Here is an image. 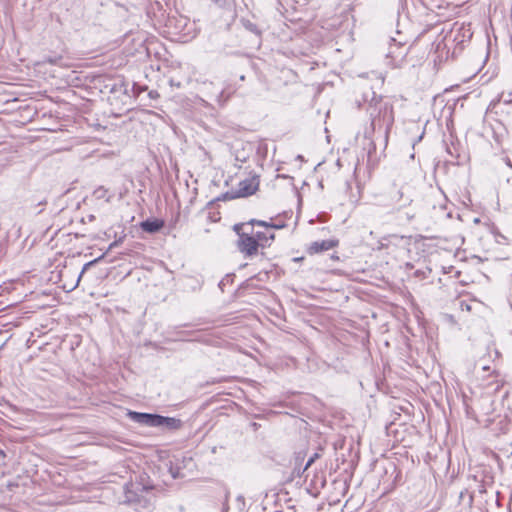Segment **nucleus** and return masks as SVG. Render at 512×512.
Segmentation results:
<instances>
[{
  "instance_id": "nucleus-1",
  "label": "nucleus",
  "mask_w": 512,
  "mask_h": 512,
  "mask_svg": "<svg viewBox=\"0 0 512 512\" xmlns=\"http://www.w3.org/2000/svg\"><path fill=\"white\" fill-rule=\"evenodd\" d=\"M367 111L370 116L371 124L370 130L365 131V138L369 139V150L368 155L370 156L375 151V144L371 138V134L376 130L383 131L385 138H388V133L394 123V111L393 105L384 101L382 97H376L374 94L371 102L368 105Z\"/></svg>"
},
{
  "instance_id": "nucleus-2",
  "label": "nucleus",
  "mask_w": 512,
  "mask_h": 512,
  "mask_svg": "<svg viewBox=\"0 0 512 512\" xmlns=\"http://www.w3.org/2000/svg\"><path fill=\"white\" fill-rule=\"evenodd\" d=\"M127 417L142 426L162 428L164 431L179 430L183 422L179 418L162 416L155 413L127 411Z\"/></svg>"
},
{
  "instance_id": "nucleus-3",
  "label": "nucleus",
  "mask_w": 512,
  "mask_h": 512,
  "mask_svg": "<svg viewBox=\"0 0 512 512\" xmlns=\"http://www.w3.org/2000/svg\"><path fill=\"white\" fill-rule=\"evenodd\" d=\"M244 224H236L234 225V231L238 235L237 247L239 251L245 256H253L257 254L260 243L255 239L254 236H251L248 232H241Z\"/></svg>"
},
{
  "instance_id": "nucleus-4",
  "label": "nucleus",
  "mask_w": 512,
  "mask_h": 512,
  "mask_svg": "<svg viewBox=\"0 0 512 512\" xmlns=\"http://www.w3.org/2000/svg\"><path fill=\"white\" fill-rule=\"evenodd\" d=\"M488 111L496 114L501 123H512V105L502 104L501 99L493 100L488 106Z\"/></svg>"
},
{
  "instance_id": "nucleus-5",
  "label": "nucleus",
  "mask_w": 512,
  "mask_h": 512,
  "mask_svg": "<svg viewBox=\"0 0 512 512\" xmlns=\"http://www.w3.org/2000/svg\"><path fill=\"white\" fill-rule=\"evenodd\" d=\"M259 186V179L257 176H253L250 178H246L239 182V189L236 195L229 196V199H233L235 197H247L253 195ZM224 198H228V193L225 194Z\"/></svg>"
},
{
  "instance_id": "nucleus-6",
  "label": "nucleus",
  "mask_w": 512,
  "mask_h": 512,
  "mask_svg": "<svg viewBox=\"0 0 512 512\" xmlns=\"http://www.w3.org/2000/svg\"><path fill=\"white\" fill-rule=\"evenodd\" d=\"M339 245V240L337 238H330L326 240H318L309 244L307 247V252L310 255L318 254L324 251H328L333 249Z\"/></svg>"
},
{
  "instance_id": "nucleus-7",
  "label": "nucleus",
  "mask_w": 512,
  "mask_h": 512,
  "mask_svg": "<svg viewBox=\"0 0 512 512\" xmlns=\"http://www.w3.org/2000/svg\"><path fill=\"white\" fill-rule=\"evenodd\" d=\"M164 221L158 218H148L140 223V227L147 233H156L164 227Z\"/></svg>"
},
{
  "instance_id": "nucleus-8",
  "label": "nucleus",
  "mask_w": 512,
  "mask_h": 512,
  "mask_svg": "<svg viewBox=\"0 0 512 512\" xmlns=\"http://www.w3.org/2000/svg\"><path fill=\"white\" fill-rule=\"evenodd\" d=\"M138 485L132 482L126 483L123 487L124 490V500L123 502L126 504L136 503L139 501V496L137 494Z\"/></svg>"
},
{
  "instance_id": "nucleus-9",
  "label": "nucleus",
  "mask_w": 512,
  "mask_h": 512,
  "mask_svg": "<svg viewBox=\"0 0 512 512\" xmlns=\"http://www.w3.org/2000/svg\"><path fill=\"white\" fill-rule=\"evenodd\" d=\"M105 255H106V253H103V254H102V255H100L99 257H97V258H95V259H93V260H91V261H89V262L85 263V264H84V266H83V268H82V270H81V271H80V273L78 274V277H77V280H76L75 285H74V286H72V287L70 288V290H73L74 288H76V287H77V285L79 284L80 279H81V277L83 276V274H84V273H85V272H86L90 267L94 266L96 263H98V262H100L102 259H104Z\"/></svg>"
},
{
  "instance_id": "nucleus-10",
  "label": "nucleus",
  "mask_w": 512,
  "mask_h": 512,
  "mask_svg": "<svg viewBox=\"0 0 512 512\" xmlns=\"http://www.w3.org/2000/svg\"><path fill=\"white\" fill-rule=\"evenodd\" d=\"M250 224L251 225L256 224V225H259L262 227L272 228V229H283L284 227H286V224L284 222L274 223V222H267V221L255 220V219L251 220Z\"/></svg>"
},
{
  "instance_id": "nucleus-11",
  "label": "nucleus",
  "mask_w": 512,
  "mask_h": 512,
  "mask_svg": "<svg viewBox=\"0 0 512 512\" xmlns=\"http://www.w3.org/2000/svg\"><path fill=\"white\" fill-rule=\"evenodd\" d=\"M274 234L273 233H266V232H257L255 235V239L258 240V243H260V246L265 247L267 245H270V242L274 240Z\"/></svg>"
},
{
  "instance_id": "nucleus-12",
  "label": "nucleus",
  "mask_w": 512,
  "mask_h": 512,
  "mask_svg": "<svg viewBox=\"0 0 512 512\" xmlns=\"http://www.w3.org/2000/svg\"><path fill=\"white\" fill-rule=\"evenodd\" d=\"M241 23L246 30H248L256 35L260 34V30L258 29L257 25L255 23L251 22L250 20L242 19Z\"/></svg>"
},
{
  "instance_id": "nucleus-13",
  "label": "nucleus",
  "mask_w": 512,
  "mask_h": 512,
  "mask_svg": "<svg viewBox=\"0 0 512 512\" xmlns=\"http://www.w3.org/2000/svg\"><path fill=\"white\" fill-rule=\"evenodd\" d=\"M236 508L239 512H245L246 511V500H245V497L243 495H238L236 497Z\"/></svg>"
},
{
  "instance_id": "nucleus-14",
  "label": "nucleus",
  "mask_w": 512,
  "mask_h": 512,
  "mask_svg": "<svg viewBox=\"0 0 512 512\" xmlns=\"http://www.w3.org/2000/svg\"><path fill=\"white\" fill-rule=\"evenodd\" d=\"M510 424V421L507 419V417L500 418L498 421V425L500 426L499 430L501 433H506L508 431V426Z\"/></svg>"
},
{
  "instance_id": "nucleus-15",
  "label": "nucleus",
  "mask_w": 512,
  "mask_h": 512,
  "mask_svg": "<svg viewBox=\"0 0 512 512\" xmlns=\"http://www.w3.org/2000/svg\"><path fill=\"white\" fill-rule=\"evenodd\" d=\"M497 99H501L502 104L512 105V92L505 95L502 93Z\"/></svg>"
},
{
  "instance_id": "nucleus-16",
  "label": "nucleus",
  "mask_w": 512,
  "mask_h": 512,
  "mask_svg": "<svg viewBox=\"0 0 512 512\" xmlns=\"http://www.w3.org/2000/svg\"><path fill=\"white\" fill-rule=\"evenodd\" d=\"M318 457H319V454H318V453H314V454H313V455L308 459V461H307V463H306L305 467H304V468H303V470H302V473H304V472H305V470H307V469H308V467H310Z\"/></svg>"
},
{
  "instance_id": "nucleus-17",
  "label": "nucleus",
  "mask_w": 512,
  "mask_h": 512,
  "mask_svg": "<svg viewBox=\"0 0 512 512\" xmlns=\"http://www.w3.org/2000/svg\"><path fill=\"white\" fill-rule=\"evenodd\" d=\"M61 59H62L61 56H55V57H48L45 61L50 64H58Z\"/></svg>"
},
{
  "instance_id": "nucleus-18",
  "label": "nucleus",
  "mask_w": 512,
  "mask_h": 512,
  "mask_svg": "<svg viewBox=\"0 0 512 512\" xmlns=\"http://www.w3.org/2000/svg\"><path fill=\"white\" fill-rule=\"evenodd\" d=\"M223 97H224V91H223V90H221V91L219 92V94H217V95H216L215 100H216L219 104H222V103H224V102L226 101V99H223Z\"/></svg>"
},
{
  "instance_id": "nucleus-19",
  "label": "nucleus",
  "mask_w": 512,
  "mask_h": 512,
  "mask_svg": "<svg viewBox=\"0 0 512 512\" xmlns=\"http://www.w3.org/2000/svg\"><path fill=\"white\" fill-rule=\"evenodd\" d=\"M228 496H229V492H226V495H225V502L223 504V508H222V511L223 512H227L229 510V505H228Z\"/></svg>"
},
{
  "instance_id": "nucleus-20",
  "label": "nucleus",
  "mask_w": 512,
  "mask_h": 512,
  "mask_svg": "<svg viewBox=\"0 0 512 512\" xmlns=\"http://www.w3.org/2000/svg\"><path fill=\"white\" fill-rule=\"evenodd\" d=\"M120 240H115L114 242H112L109 247H108V251L112 250L114 247L118 246Z\"/></svg>"
},
{
  "instance_id": "nucleus-21",
  "label": "nucleus",
  "mask_w": 512,
  "mask_h": 512,
  "mask_svg": "<svg viewBox=\"0 0 512 512\" xmlns=\"http://www.w3.org/2000/svg\"><path fill=\"white\" fill-rule=\"evenodd\" d=\"M133 88L137 89L136 90L137 95H139L142 91H144L143 87L137 86L136 84L133 85Z\"/></svg>"
},
{
  "instance_id": "nucleus-22",
  "label": "nucleus",
  "mask_w": 512,
  "mask_h": 512,
  "mask_svg": "<svg viewBox=\"0 0 512 512\" xmlns=\"http://www.w3.org/2000/svg\"><path fill=\"white\" fill-rule=\"evenodd\" d=\"M47 204V200L46 199H42L40 200L36 205H35V208L38 207V206H44Z\"/></svg>"
},
{
  "instance_id": "nucleus-23",
  "label": "nucleus",
  "mask_w": 512,
  "mask_h": 512,
  "mask_svg": "<svg viewBox=\"0 0 512 512\" xmlns=\"http://www.w3.org/2000/svg\"><path fill=\"white\" fill-rule=\"evenodd\" d=\"M423 135H424V131L418 136L417 140H415L413 142V147L415 146L416 143L420 142L423 138Z\"/></svg>"
},
{
  "instance_id": "nucleus-24",
  "label": "nucleus",
  "mask_w": 512,
  "mask_h": 512,
  "mask_svg": "<svg viewBox=\"0 0 512 512\" xmlns=\"http://www.w3.org/2000/svg\"><path fill=\"white\" fill-rule=\"evenodd\" d=\"M330 258L334 261H339V256L336 253L331 254Z\"/></svg>"
},
{
  "instance_id": "nucleus-25",
  "label": "nucleus",
  "mask_w": 512,
  "mask_h": 512,
  "mask_svg": "<svg viewBox=\"0 0 512 512\" xmlns=\"http://www.w3.org/2000/svg\"><path fill=\"white\" fill-rule=\"evenodd\" d=\"M505 163H506L509 167H512V164H511V161H510V159H509V158H506Z\"/></svg>"
},
{
  "instance_id": "nucleus-26",
  "label": "nucleus",
  "mask_w": 512,
  "mask_h": 512,
  "mask_svg": "<svg viewBox=\"0 0 512 512\" xmlns=\"http://www.w3.org/2000/svg\"><path fill=\"white\" fill-rule=\"evenodd\" d=\"M5 456H6V455H5L4 451H2V450L0 449V457H1V458H5Z\"/></svg>"
},
{
  "instance_id": "nucleus-27",
  "label": "nucleus",
  "mask_w": 512,
  "mask_h": 512,
  "mask_svg": "<svg viewBox=\"0 0 512 512\" xmlns=\"http://www.w3.org/2000/svg\"><path fill=\"white\" fill-rule=\"evenodd\" d=\"M222 285H224V279L220 281L219 287L222 288Z\"/></svg>"
},
{
  "instance_id": "nucleus-28",
  "label": "nucleus",
  "mask_w": 512,
  "mask_h": 512,
  "mask_svg": "<svg viewBox=\"0 0 512 512\" xmlns=\"http://www.w3.org/2000/svg\"><path fill=\"white\" fill-rule=\"evenodd\" d=\"M42 212V209L36 211V214H40Z\"/></svg>"
},
{
  "instance_id": "nucleus-29",
  "label": "nucleus",
  "mask_w": 512,
  "mask_h": 512,
  "mask_svg": "<svg viewBox=\"0 0 512 512\" xmlns=\"http://www.w3.org/2000/svg\"><path fill=\"white\" fill-rule=\"evenodd\" d=\"M214 3H218L220 0H212Z\"/></svg>"
}]
</instances>
